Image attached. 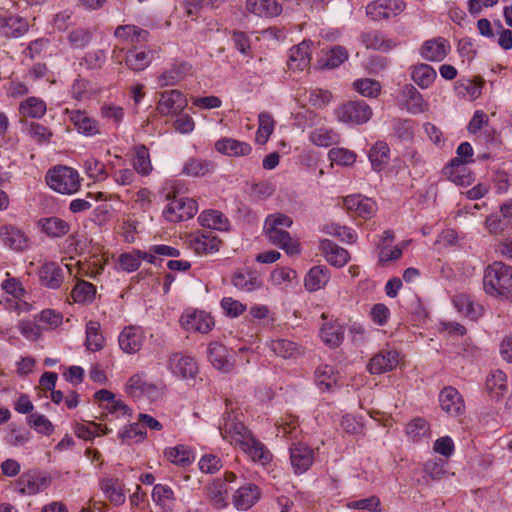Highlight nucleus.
<instances>
[{"instance_id":"53","label":"nucleus","mask_w":512,"mask_h":512,"mask_svg":"<svg viewBox=\"0 0 512 512\" xmlns=\"http://www.w3.org/2000/svg\"><path fill=\"white\" fill-rule=\"evenodd\" d=\"M316 383L321 389L330 390L337 385L338 373L329 365H321L317 368Z\"/></svg>"},{"instance_id":"7","label":"nucleus","mask_w":512,"mask_h":512,"mask_svg":"<svg viewBox=\"0 0 512 512\" xmlns=\"http://www.w3.org/2000/svg\"><path fill=\"white\" fill-rule=\"evenodd\" d=\"M187 105L186 95L180 90L172 89L160 93L156 108L162 116H177L184 111Z\"/></svg>"},{"instance_id":"18","label":"nucleus","mask_w":512,"mask_h":512,"mask_svg":"<svg viewBox=\"0 0 512 512\" xmlns=\"http://www.w3.org/2000/svg\"><path fill=\"white\" fill-rule=\"evenodd\" d=\"M40 284L48 289L57 290L64 282V270L57 263L47 261L43 263L38 271Z\"/></svg>"},{"instance_id":"19","label":"nucleus","mask_w":512,"mask_h":512,"mask_svg":"<svg viewBox=\"0 0 512 512\" xmlns=\"http://www.w3.org/2000/svg\"><path fill=\"white\" fill-rule=\"evenodd\" d=\"M232 284L240 291L252 292L261 288L262 280L257 270L245 267L234 272Z\"/></svg>"},{"instance_id":"59","label":"nucleus","mask_w":512,"mask_h":512,"mask_svg":"<svg viewBox=\"0 0 512 512\" xmlns=\"http://www.w3.org/2000/svg\"><path fill=\"white\" fill-rule=\"evenodd\" d=\"M109 432L110 429L107 426H102L94 422L77 424L75 427V434L84 440H90L99 435H106Z\"/></svg>"},{"instance_id":"48","label":"nucleus","mask_w":512,"mask_h":512,"mask_svg":"<svg viewBox=\"0 0 512 512\" xmlns=\"http://www.w3.org/2000/svg\"><path fill=\"white\" fill-rule=\"evenodd\" d=\"M83 169L88 178L94 182H101L108 178L105 164L95 157H88L83 162Z\"/></svg>"},{"instance_id":"25","label":"nucleus","mask_w":512,"mask_h":512,"mask_svg":"<svg viewBox=\"0 0 512 512\" xmlns=\"http://www.w3.org/2000/svg\"><path fill=\"white\" fill-rule=\"evenodd\" d=\"M197 220L201 227L210 230L228 232L231 227L228 217L223 212L215 209L203 210Z\"/></svg>"},{"instance_id":"9","label":"nucleus","mask_w":512,"mask_h":512,"mask_svg":"<svg viewBox=\"0 0 512 512\" xmlns=\"http://www.w3.org/2000/svg\"><path fill=\"white\" fill-rule=\"evenodd\" d=\"M168 368L171 373L182 380H193L198 374V365L193 357L175 352L169 356Z\"/></svg>"},{"instance_id":"13","label":"nucleus","mask_w":512,"mask_h":512,"mask_svg":"<svg viewBox=\"0 0 512 512\" xmlns=\"http://www.w3.org/2000/svg\"><path fill=\"white\" fill-rule=\"evenodd\" d=\"M401 106L410 114L418 115L428 109L422 94L412 84H405L400 91Z\"/></svg>"},{"instance_id":"26","label":"nucleus","mask_w":512,"mask_h":512,"mask_svg":"<svg viewBox=\"0 0 512 512\" xmlns=\"http://www.w3.org/2000/svg\"><path fill=\"white\" fill-rule=\"evenodd\" d=\"M264 232L270 243L284 250L287 254L300 253V244L297 240L292 239L286 230L270 228L264 230Z\"/></svg>"},{"instance_id":"56","label":"nucleus","mask_w":512,"mask_h":512,"mask_svg":"<svg viewBox=\"0 0 512 512\" xmlns=\"http://www.w3.org/2000/svg\"><path fill=\"white\" fill-rule=\"evenodd\" d=\"M119 270L126 273H133L141 266L140 250L133 249L130 252H123L118 257Z\"/></svg>"},{"instance_id":"5","label":"nucleus","mask_w":512,"mask_h":512,"mask_svg":"<svg viewBox=\"0 0 512 512\" xmlns=\"http://www.w3.org/2000/svg\"><path fill=\"white\" fill-rule=\"evenodd\" d=\"M335 114L338 121L353 126L368 122L373 113L366 102L357 100L343 104Z\"/></svg>"},{"instance_id":"30","label":"nucleus","mask_w":512,"mask_h":512,"mask_svg":"<svg viewBox=\"0 0 512 512\" xmlns=\"http://www.w3.org/2000/svg\"><path fill=\"white\" fill-rule=\"evenodd\" d=\"M398 365V353L396 351H381L373 356L368 363L371 374H382L393 370Z\"/></svg>"},{"instance_id":"64","label":"nucleus","mask_w":512,"mask_h":512,"mask_svg":"<svg viewBox=\"0 0 512 512\" xmlns=\"http://www.w3.org/2000/svg\"><path fill=\"white\" fill-rule=\"evenodd\" d=\"M208 497L216 509L227 506V489L222 482L213 483L208 487Z\"/></svg>"},{"instance_id":"54","label":"nucleus","mask_w":512,"mask_h":512,"mask_svg":"<svg viewBox=\"0 0 512 512\" xmlns=\"http://www.w3.org/2000/svg\"><path fill=\"white\" fill-rule=\"evenodd\" d=\"M104 336L99 322H88L86 328V347L90 351H99L104 346Z\"/></svg>"},{"instance_id":"41","label":"nucleus","mask_w":512,"mask_h":512,"mask_svg":"<svg viewBox=\"0 0 512 512\" xmlns=\"http://www.w3.org/2000/svg\"><path fill=\"white\" fill-rule=\"evenodd\" d=\"M214 171V164L210 160L190 158L182 168V174L189 177H203Z\"/></svg>"},{"instance_id":"44","label":"nucleus","mask_w":512,"mask_h":512,"mask_svg":"<svg viewBox=\"0 0 512 512\" xmlns=\"http://www.w3.org/2000/svg\"><path fill=\"white\" fill-rule=\"evenodd\" d=\"M101 490L106 497L115 505H121L125 501L123 487L117 478L107 477L100 481Z\"/></svg>"},{"instance_id":"55","label":"nucleus","mask_w":512,"mask_h":512,"mask_svg":"<svg viewBox=\"0 0 512 512\" xmlns=\"http://www.w3.org/2000/svg\"><path fill=\"white\" fill-rule=\"evenodd\" d=\"M328 158L332 163L348 167L356 162L357 155L354 151L347 148L334 147L329 150Z\"/></svg>"},{"instance_id":"29","label":"nucleus","mask_w":512,"mask_h":512,"mask_svg":"<svg viewBox=\"0 0 512 512\" xmlns=\"http://www.w3.org/2000/svg\"><path fill=\"white\" fill-rule=\"evenodd\" d=\"M440 406L451 416H457L464 411V402L459 392L453 387H445L439 395Z\"/></svg>"},{"instance_id":"17","label":"nucleus","mask_w":512,"mask_h":512,"mask_svg":"<svg viewBox=\"0 0 512 512\" xmlns=\"http://www.w3.org/2000/svg\"><path fill=\"white\" fill-rule=\"evenodd\" d=\"M207 353L208 360L215 369L223 373H229L233 370V355L222 344L218 342L210 343Z\"/></svg>"},{"instance_id":"14","label":"nucleus","mask_w":512,"mask_h":512,"mask_svg":"<svg viewBox=\"0 0 512 512\" xmlns=\"http://www.w3.org/2000/svg\"><path fill=\"white\" fill-rule=\"evenodd\" d=\"M344 207L352 212H355L363 219H369L374 216L377 211L376 202L362 194H351L344 198Z\"/></svg>"},{"instance_id":"51","label":"nucleus","mask_w":512,"mask_h":512,"mask_svg":"<svg viewBox=\"0 0 512 512\" xmlns=\"http://www.w3.org/2000/svg\"><path fill=\"white\" fill-rule=\"evenodd\" d=\"M347 59V50L342 46H334L319 60V64L321 68L333 69L339 67Z\"/></svg>"},{"instance_id":"45","label":"nucleus","mask_w":512,"mask_h":512,"mask_svg":"<svg viewBox=\"0 0 512 512\" xmlns=\"http://www.w3.org/2000/svg\"><path fill=\"white\" fill-rule=\"evenodd\" d=\"M45 485V478H42L41 476L33 472L24 473L18 480L19 491L22 494H36Z\"/></svg>"},{"instance_id":"49","label":"nucleus","mask_w":512,"mask_h":512,"mask_svg":"<svg viewBox=\"0 0 512 512\" xmlns=\"http://www.w3.org/2000/svg\"><path fill=\"white\" fill-rule=\"evenodd\" d=\"M164 454L171 463L179 466H186L194 459L192 451L185 445L169 447Z\"/></svg>"},{"instance_id":"42","label":"nucleus","mask_w":512,"mask_h":512,"mask_svg":"<svg viewBox=\"0 0 512 512\" xmlns=\"http://www.w3.org/2000/svg\"><path fill=\"white\" fill-rule=\"evenodd\" d=\"M96 297V286L86 280H78L71 291V298L78 304H90Z\"/></svg>"},{"instance_id":"22","label":"nucleus","mask_w":512,"mask_h":512,"mask_svg":"<svg viewBox=\"0 0 512 512\" xmlns=\"http://www.w3.org/2000/svg\"><path fill=\"white\" fill-rule=\"evenodd\" d=\"M452 304L457 312L469 320H478L483 317V306L467 294H457L452 298Z\"/></svg>"},{"instance_id":"37","label":"nucleus","mask_w":512,"mask_h":512,"mask_svg":"<svg viewBox=\"0 0 512 512\" xmlns=\"http://www.w3.org/2000/svg\"><path fill=\"white\" fill-rule=\"evenodd\" d=\"M46 111V102L40 97L30 96L19 104V113L23 117L41 119Z\"/></svg>"},{"instance_id":"62","label":"nucleus","mask_w":512,"mask_h":512,"mask_svg":"<svg viewBox=\"0 0 512 512\" xmlns=\"http://www.w3.org/2000/svg\"><path fill=\"white\" fill-rule=\"evenodd\" d=\"M486 387L491 394L501 396L507 388V377L503 371H493L486 380Z\"/></svg>"},{"instance_id":"1","label":"nucleus","mask_w":512,"mask_h":512,"mask_svg":"<svg viewBox=\"0 0 512 512\" xmlns=\"http://www.w3.org/2000/svg\"><path fill=\"white\" fill-rule=\"evenodd\" d=\"M219 430L223 439L239 446L253 462L265 466L272 461L270 450L230 412L224 414Z\"/></svg>"},{"instance_id":"32","label":"nucleus","mask_w":512,"mask_h":512,"mask_svg":"<svg viewBox=\"0 0 512 512\" xmlns=\"http://www.w3.org/2000/svg\"><path fill=\"white\" fill-rule=\"evenodd\" d=\"M0 238L6 246L15 251H23L27 247L28 238L26 234L13 225L0 227Z\"/></svg>"},{"instance_id":"2","label":"nucleus","mask_w":512,"mask_h":512,"mask_svg":"<svg viewBox=\"0 0 512 512\" xmlns=\"http://www.w3.org/2000/svg\"><path fill=\"white\" fill-rule=\"evenodd\" d=\"M483 286L490 296L512 300V267L501 261L488 265L484 271Z\"/></svg>"},{"instance_id":"60","label":"nucleus","mask_w":512,"mask_h":512,"mask_svg":"<svg viewBox=\"0 0 512 512\" xmlns=\"http://www.w3.org/2000/svg\"><path fill=\"white\" fill-rule=\"evenodd\" d=\"M133 167L138 173L142 175H148L151 172L152 165L150 161L149 150L146 146L139 145L135 148Z\"/></svg>"},{"instance_id":"57","label":"nucleus","mask_w":512,"mask_h":512,"mask_svg":"<svg viewBox=\"0 0 512 512\" xmlns=\"http://www.w3.org/2000/svg\"><path fill=\"white\" fill-rule=\"evenodd\" d=\"M26 134L37 144H49L53 133L51 130L38 122H31L26 126Z\"/></svg>"},{"instance_id":"12","label":"nucleus","mask_w":512,"mask_h":512,"mask_svg":"<svg viewBox=\"0 0 512 512\" xmlns=\"http://www.w3.org/2000/svg\"><path fill=\"white\" fill-rule=\"evenodd\" d=\"M290 463L295 474L300 475L310 469L314 462V451L302 443L290 447Z\"/></svg>"},{"instance_id":"52","label":"nucleus","mask_w":512,"mask_h":512,"mask_svg":"<svg viewBox=\"0 0 512 512\" xmlns=\"http://www.w3.org/2000/svg\"><path fill=\"white\" fill-rule=\"evenodd\" d=\"M275 121L268 112H261L258 116V129L256 132V142L260 145L265 144L274 131Z\"/></svg>"},{"instance_id":"15","label":"nucleus","mask_w":512,"mask_h":512,"mask_svg":"<svg viewBox=\"0 0 512 512\" xmlns=\"http://www.w3.org/2000/svg\"><path fill=\"white\" fill-rule=\"evenodd\" d=\"M36 227L50 239L63 238L71 229L70 224L58 216L41 217L36 221Z\"/></svg>"},{"instance_id":"28","label":"nucleus","mask_w":512,"mask_h":512,"mask_svg":"<svg viewBox=\"0 0 512 512\" xmlns=\"http://www.w3.org/2000/svg\"><path fill=\"white\" fill-rule=\"evenodd\" d=\"M331 278L329 268L324 265L313 266L304 277V287L308 292H316L323 289Z\"/></svg>"},{"instance_id":"47","label":"nucleus","mask_w":512,"mask_h":512,"mask_svg":"<svg viewBox=\"0 0 512 512\" xmlns=\"http://www.w3.org/2000/svg\"><path fill=\"white\" fill-rule=\"evenodd\" d=\"M455 93L458 97L475 100L480 97L482 93V87L471 79L461 78L455 83Z\"/></svg>"},{"instance_id":"63","label":"nucleus","mask_w":512,"mask_h":512,"mask_svg":"<svg viewBox=\"0 0 512 512\" xmlns=\"http://www.w3.org/2000/svg\"><path fill=\"white\" fill-rule=\"evenodd\" d=\"M353 87L360 95L370 98L377 97L381 91L380 83L370 78L355 80Z\"/></svg>"},{"instance_id":"27","label":"nucleus","mask_w":512,"mask_h":512,"mask_svg":"<svg viewBox=\"0 0 512 512\" xmlns=\"http://www.w3.org/2000/svg\"><path fill=\"white\" fill-rule=\"evenodd\" d=\"M217 152L229 157H244L252 152V147L248 142L240 141L234 138H221L215 142Z\"/></svg>"},{"instance_id":"40","label":"nucleus","mask_w":512,"mask_h":512,"mask_svg":"<svg viewBox=\"0 0 512 512\" xmlns=\"http://www.w3.org/2000/svg\"><path fill=\"white\" fill-rule=\"evenodd\" d=\"M153 501L164 511L172 512L175 505V495L173 490L163 484H156L152 490Z\"/></svg>"},{"instance_id":"16","label":"nucleus","mask_w":512,"mask_h":512,"mask_svg":"<svg viewBox=\"0 0 512 512\" xmlns=\"http://www.w3.org/2000/svg\"><path fill=\"white\" fill-rule=\"evenodd\" d=\"M69 119L75 130L85 137H94L101 133L99 121L89 116L86 111L72 110L69 113Z\"/></svg>"},{"instance_id":"36","label":"nucleus","mask_w":512,"mask_h":512,"mask_svg":"<svg viewBox=\"0 0 512 512\" xmlns=\"http://www.w3.org/2000/svg\"><path fill=\"white\" fill-rule=\"evenodd\" d=\"M114 36L122 43H138L147 42L149 39V32L136 25L127 24L120 25L114 31Z\"/></svg>"},{"instance_id":"11","label":"nucleus","mask_w":512,"mask_h":512,"mask_svg":"<svg viewBox=\"0 0 512 512\" xmlns=\"http://www.w3.org/2000/svg\"><path fill=\"white\" fill-rule=\"evenodd\" d=\"M187 242L196 254H213L219 251L220 239L211 231L190 233Z\"/></svg>"},{"instance_id":"10","label":"nucleus","mask_w":512,"mask_h":512,"mask_svg":"<svg viewBox=\"0 0 512 512\" xmlns=\"http://www.w3.org/2000/svg\"><path fill=\"white\" fill-rule=\"evenodd\" d=\"M451 51L450 42L441 36L425 40L420 49V57L427 62H442Z\"/></svg>"},{"instance_id":"38","label":"nucleus","mask_w":512,"mask_h":512,"mask_svg":"<svg viewBox=\"0 0 512 512\" xmlns=\"http://www.w3.org/2000/svg\"><path fill=\"white\" fill-rule=\"evenodd\" d=\"M260 492L254 485L240 487L233 495V503L238 510H247L259 499Z\"/></svg>"},{"instance_id":"43","label":"nucleus","mask_w":512,"mask_h":512,"mask_svg":"<svg viewBox=\"0 0 512 512\" xmlns=\"http://www.w3.org/2000/svg\"><path fill=\"white\" fill-rule=\"evenodd\" d=\"M309 140L318 147H330L341 142L340 135L332 129L321 127L314 129L309 134Z\"/></svg>"},{"instance_id":"39","label":"nucleus","mask_w":512,"mask_h":512,"mask_svg":"<svg viewBox=\"0 0 512 512\" xmlns=\"http://www.w3.org/2000/svg\"><path fill=\"white\" fill-rule=\"evenodd\" d=\"M153 59L152 51L130 49L126 53L125 64L132 71L139 72L145 70L152 63Z\"/></svg>"},{"instance_id":"58","label":"nucleus","mask_w":512,"mask_h":512,"mask_svg":"<svg viewBox=\"0 0 512 512\" xmlns=\"http://www.w3.org/2000/svg\"><path fill=\"white\" fill-rule=\"evenodd\" d=\"M457 157H454L448 163L446 169H454L459 166L469 164L473 162L474 150L469 142H462L456 149Z\"/></svg>"},{"instance_id":"20","label":"nucleus","mask_w":512,"mask_h":512,"mask_svg":"<svg viewBox=\"0 0 512 512\" xmlns=\"http://www.w3.org/2000/svg\"><path fill=\"white\" fill-rule=\"evenodd\" d=\"M319 249L325 260L337 268L344 267L350 259L349 252L330 239L321 240Z\"/></svg>"},{"instance_id":"31","label":"nucleus","mask_w":512,"mask_h":512,"mask_svg":"<svg viewBox=\"0 0 512 512\" xmlns=\"http://www.w3.org/2000/svg\"><path fill=\"white\" fill-rule=\"evenodd\" d=\"M28 31L27 21L16 15L0 17V34L7 38L22 37Z\"/></svg>"},{"instance_id":"24","label":"nucleus","mask_w":512,"mask_h":512,"mask_svg":"<svg viewBox=\"0 0 512 512\" xmlns=\"http://www.w3.org/2000/svg\"><path fill=\"white\" fill-rule=\"evenodd\" d=\"M191 68V64L185 61L173 63L168 69L158 75V85L160 87L177 85L190 73Z\"/></svg>"},{"instance_id":"23","label":"nucleus","mask_w":512,"mask_h":512,"mask_svg":"<svg viewBox=\"0 0 512 512\" xmlns=\"http://www.w3.org/2000/svg\"><path fill=\"white\" fill-rule=\"evenodd\" d=\"M143 341V330L136 324L126 326L119 335L120 348L128 354H133L139 351Z\"/></svg>"},{"instance_id":"35","label":"nucleus","mask_w":512,"mask_h":512,"mask_svg":"<svg viewBox=\"0 0 512 512\" xmlns=\"http://www.w3.org/2000/svg\"><path fill=\"white\" fill-rule=\"evenodd\" d=\"M413 82L421 89H428L436 80V70L427 63H417L409 69Z\"/></svg>"},{"instance_id":"8","label":"nucleus","mask_w":512,"mask_h":512,"mask_svg":"<svg viewBox=\"0 0 512 512\" xmlns=\"http://www.w3.org/2000/svg\"><path fill=\"white\" fill-rule=\"evenodd\" d=\"M406 7L404 0H375L366 7V14L375 21L400 15Z\"/></svg>"},{"instance_id":"33","label":"nucleus","mask_w":512,"mask_h":512,"mask_svg":"<svg viewBox=\"0 0 512 512\" xmlns=\"http://www.w3.org/2000/svg\"><path fill=\"white\" fill-rule=\"evenodd\" d=\"M246 9L263 18L277 17L282 12V6L276 0H247Z\"/></svg>"},{"instance_id":"50","label":"nucleus","mask_w":512,"mask_h":512,"mask_svg":"<svg viewBox=\"0 0 512 512\" xmlns=\"http://www.w3.org/2000/svg\"><path fill=\"white\" fill-rule=\"evenodd\" d=\"M320 335L325 344L336 347L343 340V329L338 322H324Z\"/></svg>"},{"instance_id":"6","label":"nucleus","mask_w":512,"mask_h":512,"mask_svg":"<svg viewBox=\"0 0 512 512\" xmlns=\"http://www.w3.org/2000/svg\"><path fill=\"white\" fill-rule=\"evenodd\" d=\"M198 211L197 202L188 197L173 198L163 209L162 215L169 222L191 219Z\"/></svg>"},{"instance_id":"34","label":"nucleus","mask_w":512,"mask_h":512,"mask_svg":"<svg viewBox=\"0 0 512 512\" xmlns=\"http://www.w3.org/2000/svg\"><path fill=\"white\" fill-rule=\"evenodd\" d=\"M368 159L374 172H381L390 160V148L385 141L375 142L368 151Z\"/></svg>"},{"instance_id":"21","label":"nucleus","mask_w":512,"mask_h":512,"mask_svg":"<svg viewBox=\"0 0 512 512\" xmlns=\"http://www.w3.org/2000/svg\"><path fill=\"white\" fill-rule=\"evenodd\" d=\"M313 42L303 40L289 50L287 65L290 70L302 71L309 66L311 60V46Z\"/></svg>"},{"instance_id":"61","label":"nucleus","mask_w":512,"mask_h":512,"mask_svg":"<svg viewBox=\"0 0 512 512\" xmlns=\"http://www.w3.org/2000/svg\"><path fill=\"white\" fill-rule=\"evenodd\" d=\"M410 240L402 241L396 246L391 245H379L378 260L384 264L390 261L398 260L403 253V250L408 246Z\"/></svg>"},{"instance_id":"3","label":"nucleus","mask_w":512,"mask_h":512,"mask_svg":"<svg viewBox=\"0 0 512 512\" xmlns=\"http://www.w3.org/2000/svg\"><path fill=\"white\" fill-rule=\"evenodd\" d=\"M46 182L55 192L63 195L76 194L81 187L79 173L68 166H55L47 172Z\"/></svg>"},{"instance_id":"4","label":"nucleus","mask_w":512,"mask_h":512,"mask_svg":"<svg viewBox=\"0 0 512 512\" xmlns=\"http://www.w3.org/2000/svg\"><path fill=\"white\" fill-rule=\"evenodd\" d=\"M125 392L138 401H155L161 397L163 389L157 383L149 381L145 373L139 372L129 377L125 384Z\"/></svg>"},{"instance_id":"46","label":"nucleus","mask_w":512,"mask_h":512,"mask_svg":"<svg viewBox=\"0 0 512 512\" xmlns=\"http://www.w3.org/2000/svg\"><path fill=\"white\" fill-rule=\"evenodd\" d=\"M362 41L368 49L373 50L389 51L395 47V43L379 31L364 33Z\"/></svg>"}]
</instances>
